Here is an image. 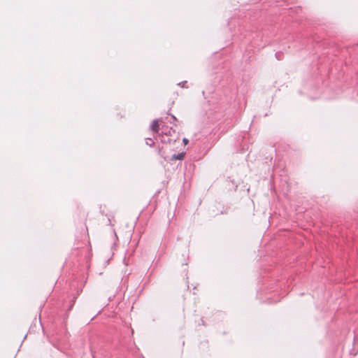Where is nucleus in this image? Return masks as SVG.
Here are the masks:
<instances>
[{
    "instance_id": "20e7f679",
    "label": "nucleus",
    "mask_w": 358,
    "mask_h": 358,
    "mask_svg": "<svg viewBox=\"0 0 358 358\" xmlns=\"http://www.w3.org/2000/svg\"><path fill=\"white\" fill-rule=\"evenodd\" d=\"M158 154H159L160 156H162V157H164V155H163V153H162V148H158Z\"/></svg>"
},
{
    "instance_id": "0eeeda50",
    "label": "nucleus",
    "mask_w": 358,
    "mask_h": 358,
    "mask_svg": "<svg viewBox=\"0 0 358 358\" xmlns=\"http://www.w3.org/2000/svg\"><path fill=\"white\" fill-rule=\"evenodd\" d=\"M171 119H172L173 121H177V119H176V117L174 115H171Z\"/></svg>"
},
{
    "instance_id": "7ed1b4c3",
    "label": "nucleus",
    "mask_w": 358,
    "mask_h": 358,
    "mask_svg": "<svg viewBox=\"0 0 358 358\" xmlns=\"http://www.w3.org/2000/svg\"><path fill=\"white\" fill-rule=\"evenodd\" d=\"M145 143L148 145L152 146L155 143L154 140L152 138H147Z\"/></svg>"
},
{
    "instance_id": "39448f33",
    "label": "nucleus",
    "mask_w": 358,
    "mask_h": 358,
    "mask_svg": "<svg viewBox=\"0 0 358 358\" xmlns=\"http://www.w3.org/2000/svg\"><path fill=\"white\" fill-rule=\"evenodd\" d=\"M185 83H186V81L181 82V83H178V85H180V86H182V87H184V86H185Z\"/></svg>"
},
{
    "instance_id": "f03ea898",
    "label": "nucleus",
    "mask_w": 358,
    "mask_h": 358,
    "mask_svg": "<svg viewBox=\"0 0 358 358\" xmlns=\"http://www.w3.org/2000/svg\"><path fill=\"white\" fill-rule=\"evenodd\" d=\"M185 156V153L183 152H181V153H178L177 155H173L172 157H171V160H178V159H182V158L184 157Z\"/></svg>"
},
{
    "instance_id": "423d86ee",
    "label": "nucleus",
    "mask_w": 358,
    "mask_h": 358,
    "mask_svg": "<svg viewBox=\"0 0 358 358\" xmlns=\"http://www.w3.org/2000/svg\"><path fill=\"white\" fill-rule=\"evenodd\" d=\"M182 141L185 144H187L188 143V140L187 138H183Z\"/></svg>"
},
{
    "instance_id": "f257e3e1",
    "label": "nucleus",
    "mask_w": 358,
    "mask_h": 358,
    "mask_svg": "<svg viewBox=\"0 0 358 358\" xmlns=\"http://www.w3.org/2000/svg\"><path fill=\"white\" fill-rule=\"evenodd\" d=\"M150 128L155 133H158L159 130V121L154 120L150 125Z\"/></svg>"
}]
</instances>
